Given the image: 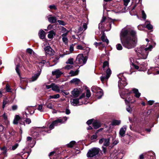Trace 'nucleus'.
<instances>
[{
    "label": "nucleus",
    "mask_w": 159,
    "mask_h": 159,
    "mask_svg": "<svg viewBox=\"0 0 159 159\" xmlns=\"http://www.w3.org/2000/svg\"><path fill=\"white\" fill-rule=\"evenodd\" d=\"M120 38L123 46L128 49L134 48L136 46L138 42L137 32L131 26L127 25L121 30Z\"/></svg>",
    "instance_id": "nucleus-1"
},
{
    "label": "nucleus",
    "mask_w": 159,
    "mask_h": 159,
    "mask_svg": "<svg viewBox=\"0 0 159 159\" xmlns=\"http://www.w3.org/2000/svg\"><path fill=\"white\" fill-rule=\"evenodd\" d=\"M152 46L150 43L146 45H142L135 49V51L139 59H146L149 52L152 51Z\"/></svg>",
    "instance_id": "nucleus-2"
},
{
    "label": "nucleus",
    "mask_w": 159,
    "mask_h": 159,
    "mask_svg": "<svg viewBox=\"0 0 159 159\" xmlns=\"http://www.w3.org/2000/svg\"><path fill=\"white\" fill-rule=\"evenodd\" d=\"M131 92L128 89H126L124 92H122L120 94L121 98L125 99V102L126 104L130 102L133 103L136 101L134 98L133 96H131L130 95Z\"/></svg>",
    "instance_id": "nucleus-3"
},
{
    "label": "nucleus",
    "mask_w": 159,
    "mask_h": 159,
    "mask_svg": "<svg viewBox=\"0 0 159 159\" xmlns=\"http://www.w3.org/2000/svg\"><path fill=\"white\" fill-rule=\"evenodd\" d=\"M103 68L104 70H106V75L101 76L100 77L101 80L103 83L105 82H107L110 77L111 74V71L110 69L109 68V64L108 62L107 61H105L103 64Z\"/></svg>",
    "instance_id": "nucleus-4"
},
{
    "label": "nucleus",
    "mask_w": 159,
    "mask_h": 159,
    "mask_svg": "<svg viewBox=\"0 0 159 159\" xmlns=\"http://www.w3.org/2000/svg\"><path fill=\"white\" fill-rule=\"evenodd\" d=\"M68 118L66 117H63L61 119H57L54 121L50 125L49 128L52 129L54 128V126H56L60 124H63L67 120Z\"/></svg>",
    "instance_id": "nucleus-5"
},
{
    "label": "nucleus",
    "mask_w": 159,
    "mask_h": 159,
    "mask_svg": "<svg viewBox=\"0 0 159 159\" xmlns=\"http://www.w3.org/2000/svg\"><path fill=\"white\" fill-rule=\"evenodd\" d=\"M88 58L86 56H84L82 54H80L78 55L76 59V63L80 66H82L85 64L87 61Z\"/></svg>",
    "instance_id": "nucleus-6"
},
{
    "label": "nucleus",
    "mask_w": 159,
    "mask_h": 159,
    "mask_svg": "<svg viewBox=\"0 0 159 159\" xmlns=\"http://www.w3.org/2000/svg\"><path fill=\"white\" fill-rule=\"evenodd\" d=\"M0 122L3 124H5L7 125L9 124V122L7 119V116L6 115L5 113H4L2 116H0ZM3 129V126L0 124V132H2Z\"/></svg>",
    "instance_id": "nucleus-7"
},
{
    "label": "nucleus",
    "mask_w": 159,
    "mask_h": 159,
    "mask_svg": "<svg viewBox=\"0 0 159 159\" xmlns=\"http://www.w3.org/2000/svg\"><path fill=\"white\" fill-rule=\"evenodd\" d=\"M118 77L120 80L118 81V87L119 89H122L127 84L125 79L124 76H122V74H119Z\"/></svg>",
    "instance_id": "nucleus-8"
},
{
    "label": "nucleus",
    "mask_w": 159,
    "mask_h": 159,
    "mask_svg": "<svg viewBox=\"0 0 159 159\" xmlns=\"http://www.w3.org/2000/svg\"><path fill=\"white\" fill-rule=\"evenodd\" d=\"M92 91L96 93V96L98 99L100 98L103 95L102 90L97 86H93L92 87Z\"/></svg>",
    "instance_id": "nucleus-9"
},
{
    "label": "nucleus",
    "mask_w": 159,
    "mask_h": 159,
    "mask_svg": "<svg viewBox=\"0 0 159 159\" xmlns=\"http://www.w3.org/2000/svg\"><path fill=\"white\" fill-rule=\"evenodd\" d=\"M99 148H94L90 149L88 152L87 156L88 157H93L97 155L99 152Z\"/></svg>",
    "instance_id": "nucleus-10"
},
{
    "label": "nucleus",
    "mask_w": 159,
    "mask_h": 159,
    "mask_svg": "<svg viewBox=\"0 0 159 159\" xmlns=\"http://www.w3.org/2000/svg\"><path fill=\"white\" fill-rule=\"evenodd\" d=\"M70 102L72 105L74 106L81 105L83 104H86L88 103L86 100L81 101L79 98L71 99L70 100Z\"/></svg>",
    "instance_id": "nucleus-11"
},
{
    "label": "nucleus",
    "mask_w": 159,
    "mask_h": 159,
    "mask_svg": "<svg viewBox=\"0 0 159 159\" xmlns=\"http://www.w3.org/2000/svg\"><path fill=\"white\" fill-rule=\"evenodd\" d=\"M44 46H45L44 49L46 55H51L54 54V51L49 46H47V43L45 44Z\"/></svg>",
    "instance_id": "nucleus-12"
},
{
    "label": "nucleus",
    "mask_w": 159,
    "mask_h": 159,
    "mask_svg": "<svg viewBox=\"0 0 159 159\" xmlns=\"http://www.w3.org/2000/svg\"><path fill=\"white\" fill-rule=\"evenodd\" d=\"M52 90L55 91L57 93L62 92L63 86L58 84H56L54 83H52Z\"/></svg>",
    "instance_id": "nucleus-13"
},
{
    "label": "nucleus",
    "mask_w": 159,
    "mask_h": 159,
    "mask_svg": "<svg viewBox=\"0 0 159 159\" xmlns=\"http://www.w3.org/2000/svg\"><path fill=\"white\" fill-rule=\"evenodd\" d=\"M110 140L109 138H102L99 140V143L100 144L103 143V146L107 147L110 145Z\"/></svg>",
    "instance_id": "nucleus-14"
},
{
    "label": "nucleus",
    "mask_w": 159,
    "mask_h": 159,
    "mask_svg": "<svg viewBox=\"0 0 159 159\" xmlns=\"http://www.w3.org/2000/svg\"><path fill=\"white\" fill-rule=\"evenodd\" d=\"M126 129L127 126L126 125L124 126L120 129L119 133L120 137L122 138L124 136Z\"/></svg>",
    "instance_id": "nucleus-15"
},
{
    "label": "nucleus",
    "mask_w": 159,
    "mask_h": 159,
    "mask_svg": "<svg viewBox=\"0 0 159 159\" xmlns=\"http://www.w3.org/2000/svg\"><path fill=\"white\" fill-rule=\"evenodd\" d=\"M49 156L50 159H61L58 155H57L54 152H51Z\"/></svg>",
    "instance_id": "nucleus-16"
},
{
    "label": "nucleus",
    "mask_w": 159,
    "mask_h": 159,
    "mask_svg": "<svg viewBox=\"0 0 159 159\" xmlns=\"http://www.w3.org/2000/svg\"><path fill=\"white\" fill-rule=\"evenodd\" d=\"M75 45H73V44H71L70 45V52L69 51H66V52L64 51V53L62 54H60V57H63L65 55L67 54H69L71 52L74 50V46Z\"/></svg>",
    "instance_id": "nucleus-17"
},
{
    "label": "nucleus",
    "mask_w": 159,
    "mask_h": 159,
    "mask_svg": "<svg viewBox=\"0 0 159 159\" xmlns=\"http://www.w3.org/2000/svg\"><path fill=\"white\" fill-rule=\"evenodd\" d=\"M81 26H80L78 29L79 32H81L85 30L87 28V24L83 22H81Z\"/></svg>",
    "instance_id": "nucleus-18"
},
{
    "label": "nucleus",
    "mask_w": 159,
    "mask_h": 159,
    "mask_svg": "<svg viewBox=\"0 0 159 159\" xmlns=\"http://www.w3.org/2000/svg\"><path fill=\"white\" fill-rule=\"evenodd\" d=\"M48 21L51 23H54L56 22L57 18L56 17L53 16L52 15H49L48 17Z\"/></svg>",
    "instance_id": "nucleus-19"
},
{
    "label": "nucleus",
    "mask_w": 159,
    "mask_h": 159,
    "mask_svg": "<svg viewBox=\"0 0 159 159\" xmlns=\"http://www.w3.org/2000/svg\"><path fill=\"white\" fill-rule=\"evenodd\" d=\"M19 67H20V65H17L16 66V71L18 75H19L20 77V81H21V84H23V83H22V81H26V78H22L20 77V73L19 72Z\"/></svg>",
    "instance_id": "nucleus-20"
},
{
    "label": "nucleus",
    "mask_w": 159,
    "mask_h": 159,
    "mask_svg": "<svg viewBox=\"0 0 159 159\" xmlns=\"http://www.w3.org/2000/svg\"><path fill=\"white\" fill-rule=\"evenodd\" d=\"M52 74L53 75H55L56 78H58L62 74V73L59 70L57 69L54 71H52Z\"/></svg>",
    "instance_id": "nucleus-21"
},
{
    "label": "nucleus",
    "mask_w": 159,
    "mask_h": 159,
    "mask_svg": "<svg viewBox=\"0 0 159 159\" xmlns=\"http://www.w3.org/2000/svg\"><path fill=\"white\" fill-rule=\"evenodd\" d=\"M67 33H65L61 35L62 41L65 44H66L68 43V39L67 37Z\"/></svg>",
    "instance_id": "nucleus-22"
},
{
    "label": "nucleus",
    "mask_w": 159,
    "mask_h": 159,
    "mask_svg": "<svg viewBox=\"0 0 159 159\" xmlns=\"http://www.w3.org/2000/svg\"><path fill=\"white\" fill-rule=\"evenodd\" d=\"M32 107H27L25 110V112L26 114V117H27V113L28 112L30 114H33L34 113V111H31V109H32Z\"/></svg>",
    "instance_id": "nucleus-23"
},
{
    "label": "nucleus",
    "mask_w": 159,
    "mask_h": 159,
    "mask_svg": "<svg viewBox=\"0 0 159 159\" xmlns=\"http://www.w3.org/2000/svg\"><path fill=\"white\" fill-rule=\"evenodd\" d=\"M133 93L134 94L135 96L137 98H139L141 95V93L139 92L138 89L134 88L132 89Z\"/></svg>",
    "instance_id": "nucleus-24"
},
{
    "label": "nucleus",
    "mask_w": 159,
    "mask_h": 159,
    "mask_svg": "<svg viewBox=\"0 0 159 159\" xmlns=\"http://www.w3.org/2000/svg\"><path fill=\"white\" fill-rule=\"evenodd\" d=\"M101 40L103 42H106L107 45L109 43V41L107 39L105 34L103 33L101 37Z\"/></svg>",
    "instance_id": "nucleus-25"
},
{
    "label": "nucleus",
    "mask_w": 159,
    "mask_h": 159,
    "mask_svg": "<svg viewBox=\"0 0 159 159\" xmlns=\"http://www.w3.org/2000/svg\"><path fill=\"white\" fill-rule=\"evenodd\" d=\"M93 126L95 129H97L101 126L100 123L97 121H95L93 123Z\"/></svg>",
    "instance_id": "nucleus-26"
},
{
    "label": "nucleus",
    "mask_w": 159,
    "mask_h": 159,
    "mask_svg": "<svg viewBox=\"0 0 159 159\" xmlns=\"http://www.w3.org/2000/svg\"><path fill=\"white\" fill-rule=\"evenodd\" d=\"M72 94L74 97H77L78 96L79 92L77 89H74L72 92Z\"/></svg>",
    "instance_id": "nucleus-27"
},
{
    "label": "nucleus",
    "mask_w": 159,
    "mask_h": 159,
    "mask_svg": "<svg viewBox=\"0 0 159 159\" xmlns=\"http://www.w3.org/2000/svg\"><path fill=\"white\" fill-rule=\"evenodd\" d=\"M138 65V66H136L133 63H132V66H133V67H134L135 69L137 70H138L139 69V67L142 69H143L145 67L144 65V63H143V65L139 64Z\"/></svg>",
    "instance_id": "nucleus-28"
},
{
    "label": "nucleus",
    "mask_w": 159,
    "mask_h": 159,
    "mask_svg": "<svg viewBox=\"0 0 159 159\" xmlns=\"http://www.w3.org/2000/svg\"><path fill=\"white\" fill-rule=\"evenodd\" d=\"M45 33L44 31L42 30H40L39 32V37L41 39H43L44 38L45 36Z\"/></svg>",
    "instance_id": "nucleus-29"
},
{
    "label": "nucleus",
    "mask_w": 159,
    "mask_h": 159,
    "mask_svg": "<svg viewBox=\"0 0 159 159\" xmlns=\"http://www.w3.org/2000/svg\"><path fill=\"white\" fill-rule=\"evenodd\" d=\"M20 117L18 115H16L14 118L13 123L14 124H17L18 123V121L20 120Z\"/></svg>",
    "instance_id": "nucleus-30"
},
{
    "label": "nucleus",
    "mask_w": 159,
    "mask_h": 159,
    "mask_svg": "<svg viewBox=\"0 0 159 159\" xmlns=\"http://www.w3.org/2000/svg\"><path fill=\"white\" fill-rule=\"evenodd\" d=\"M70 82L71 83H73L75 84H78L80 83V81L79 79L74 78L72 79L71 80Z\"/></svg>",
    "instance_id": "nucleus-31"
},
{
    "label": "nucleus",
    "mask_w": 159,
    "mask_h": 159,
    "mask_svg": "<svg viewBox=\"0 0 159 159\" xmlns=\"http://www.w3.org/2000/svg\"><path fill=\"white\" fill-rule=\"evenodd\" d=\"M40 74V73L39 72L38 73L34 75L31 78V81H34L36 80L39 77Z\"/></svg>",
    "instance_id": "nucleus-32"
},
{
    "label": "nucleus",
    "mask_w": 159,
    "mask_h": 159,
    "mask_svg": "<svg viewBox=\"0 0 159 159\" xmlns=\"http://www.w3.org/2000/svg\"><path fill=\"white\" fill-rule=\"evenodd\" d=\"M46 62V61L45 60H43L42 61L38 63L37 65L38 66L40 69V71L39 72L40 73L41 71V69L42 68L44 64Z\"/></svg>",
    "instance_id": "nucleus-33"
},
{
    "label": "nucleus",
    "mask_w": 159,
    "mask_h": 159,
    "mask_svg": "<svg viewBox=\"0 0 159 159\" xmlns=\"http://www.w3.org/2000/svg\"><path fill=\"white\" fill-rule=\"evenodd\" d=\"M120 123L121 121L120 120H114L112 121L111 124L113 125H118Z\"/></svg>",
    "instance_id": "nucleus-34"
},
{
    "label": "nucleus",
    "mask_w": 159,
    "mask_h": 159,
    "mask_svg": "<svg viewBox=\"0 0 159 159\" xmlns=\"http://www.w3.org/2000/svg\"><path fill=\"white\" fill-rule=\"evenodd\" d=\"M55 35V33L53 31H51L49 32L48 34V37L49 39H52L53 38V36Z\"/></svg>",
    "instance_id": "nucleus-35"
},
{
    "label": "nucleus",
    "mask_w": 159,
    "mask_h": 159,
    "mask_svg": "<svg viewBox=\"0 0 159 159\" xmlns=\"http://www.w3.org/2000/svg\"><path fill=\"white\" fill-rule=\"evenodd\" d=\"M146 27L148 30H152L153 28V26L151 25L150 22L148 21H147L146 22Z\"/></svg>",
    "instance_id": "nucleus-36"
},
{
    "label": "nucleus",
    "mask_w": 159,
    "mask_h": 159,
    "mask_svg": "<svg viewBox=\"0 0 159 159\" xmlns=\"http://www.w3.org/2000/svg\"><path fill=\"white\" fill-rule=\"evenodd\" d=\"M45 106H46L48 108L50 109H52L54 106L53 105L51 102L46 103L45 104Z\"/></svg>",
    "instance_id": "nucleus-37"
},
{
    "label": "nucleus",
    "mask_w": 159,
    "mask_h": 159,
    "mask_svg": "<svg viewBox=\"0 0 159 159\" xmlns=\"http://www.w3.org/2000/svg\"><path fill=\"white\" fill-rule=\"evenodd\" d=\"M106 19V17L104 16H103L102 18V20H101V22L99 24V28H102V27H103L104 26L102 25H103V23L104 22V21Z\"/></svg>",
    "instance_id": "nucleus-38"
},
{
    "label": "nucleus",
    "mask_w": 159,
    "mask_h": 159,
    "mask_svg": "<svg viewBox=\"0 0 159 159\" xmlns=\"http://www.w3.org/2000/svg\"><path fill=\"white\" fill-rule=\"evenodd\" d=\"M79 71L78 70L75 71L71 70L70 72V74L71 76H74L77 75L78 74Z\"/></svg>",
    "instance_id": "nucleus-39"
},
{
    "label": "nucleus",
    "mask_w": 159,
    "mask_h": 159,
    "mask_svg": "<svg viewBox=\"0 0 159 159\" xmlns=\"http://www.w3.org/2000/svg\"><path fill=\"white\" fill-rule=\"evenodd\" d=\"M1 150L2 151V153L4 155H5L7 152V149L5 147H3L0 148Z\"/></svg>",
    "instance_id": "nucleus-40"
},
{
    "label": "nucleus",
    "mask_w": 159,
    "mask_h": 159,
    "mask_svg": "<svg viewBox=\"0 0 159 159\" xmlns=\"http://www.w3.org/2000/svg\"><path fill=\"white\" fill-rule=\"evenodd\" d=\"M60 97V95L59 94H57L54 95H50L49 96V99L54 98L56 99L59 98Z\"/></svg>",
    "instance_id": "nucleus-41"
},
{
    "label": "nucleus",
    "mask_w": 159,
    "mask_h": 159,
    "mask_svg": "<svg viewBox=\"0 0 159 159\" xmlns=\"http://www.w3.org/2000/svg\"><path fill=\"white\" fill-rule=\"evenodd\" d=\"M18 144L17 143H16L14 145L12 146L11 147H10V149L12 150H15L18 146Z\"/></svg>",
    "instance_id": "nucleus-42"
},
{
    "label": "nucleus",
    "mask_w": 159,
    "mask_h": 159,
    "mask_svg": "<svg viewBox=\"0 0 159 159\" xmlns=\"http://www.w3.org/2000/svg\"><path fill=\"white\" fill-rule=\"evenodd\" d=\"M66 64H69L71 65L73 64V59L71 58H69L66 62Z\"/></svg>",
    "instance_id": "nucleus-43"
},
{
    "label": "nucleus",
    "mask_w": 159,
    "mask_h": 159,
    "mask_svg": "<svg viewBox=\"0 0 159 159\" xmlns=\"http://www.w3.org/2000/svg\"><path fill=\"white\" fill-rule=\"evenodd\" d=\"M126 110L127 111L130 113H131L133 111L132 108L130 106H128L126 107Z\"/></svg>",
    "instance_id": "nucleus-44"
},
{
    "label": "nucleus",
    "mask_w": 159,
    "mask_h": 159,
    "mask_svg": "<svg viewBox=\"0 0 159 159\" xmlns=\"http://www.w3.org/2000/svg\"><path fill=\"white\" fill-rule=\"evenodd\" d=\"M75 143V141H72L70 142L69 143L67 144V146L69 148L72 147Z\"/></svg>",
    "instance_id": "nucleus-45"
},
{
    "label": "nucleus",
    "mask_w": 159,
    "mask_h": 159,
    "mask_svg": "<svg viewBox=\"0 0 159 159\" xmlns=\"http://www.w3.org/2000/svg\"><path fill=\"white\" fill-rule=\"evenodd\" d=\"M86 97L87 99L89 98L91 95V93H90L89 90L87 89L86 92Z\"/></svg>",
    "instance_id": "nucleus-46"
},
{
    "label": "nucleus",
    "mask_w": 159,
    "mask_h": 159,
    "mask_svg": "<svg viewBox=\"0 0 159 159\" xmlns=\"http://www.w3.org/2000/svg\"><path fill=\"white\" fill-rule=\"evenodd\" d=\"M116 48L117 50H120L122 49L123 47L121 45L120 43L117 44L116 46Z\"/></svg>",
    "instance_id": "nucleus-47"
},
{
    "label": "nucleus",
    "mask_w": 159,
    "mask_h": 159,
    "mask_svg": "<svg viewBox=\"0 0 159 159\" xmlns=\"http://www.w3.org/2000/svg\"><path fill=\"white\" fill-rule=\"evenodd\" d=\"M142 0H136V2H135V3H136V4L133 7L132 9V10H133L134 9L135 7H136V5H137V4H138V3H140V4H141V3H142Z\"/></svg>",
    "instance_id": "nucleus-48"
},
{
    "label": "nucleus",
    "mask_w": 159,
    "mask_h": 159,
    "mask_svg": "<svg viewBox=\"0 0 159 159\" xmlns=\"http://www.w3.org/2000/svg\"><path fill=\"white\" fill-rule=\"evenodd\" d=\"M102 154H105L107 152V148L105 147L104 146H102Z\"/></svg>",
    "instance_id": "nucleus-49"
},
{
    "label": "nucleus",
    "mask_w": 159,
    "mask_h": 159,
    "mask_svg": "<svg viewBox=\"0 0 159 159\" xmlns=\"http://www.w3.org/2000/svg\"><path fill=\"white\" fill-rule=\"evenodd\" d=\"M8 102L7 101V99H5L3 100L2 103V107L4 108L5 107L6 105L8 103Z\"/></svg>",
    "instance_id": "nucleus-50"
},
{
    "label": "nucleus",
    "mask_w": 159,
    "mask_h": 159,
    "mask_svg": "<svg viewBox=\"0 0 159 159\" xmlns=\"http://www.w3.org/2000/svg\"><path fill=\"white\" fill-rule=\"evenodd\" d=\"M37 109L39 111L41 112L43 111V105L41 104L39 105Z\"/></svg>",
    "instance_id": "nucleus-51"
},
{
    "label": "nucleus",
    "mask_w": 159,
    "mask_h": 159,
    "mask_svg": "<svg viewBox=\"0 0 159 159\" xmlns=\"http://www.w3.org/2000/svg\"><path fill=\"white\" fill-rule=\"evenodd\" d=\"M57 22L59 24L62 25L64 26L66 25V23L63 20H57Z\"/></svg>",
    "instance_id": "nucleus-52"
},
{
    "label": "nucleus",
    "mask_w": 159,
    "mask_h": 159,
    "mask_svg": "<svg viewBox=\"0 0 159 159\" xmlns=\"http://www.w3.org/2000/svg\"><path fill=\"white\" fill-rule=\"evenodd\" d=\"M6 89L7 92H11V89L10 88V86L8 84L6 85Z\"/></svg>",
    "instance_id": "nucleus-53"
},
{
    "label": "nucleus",
    "mask_w": 159,
    "mask_h": 159,
    "mask_svg": "<svg viewBox=\"0 0 159 159\" xmlns=\"http://www.w3.org/2000/svg\"><path fill=\"white\" fill-rule=\"evenodd\" d=\"M97 138V135L95 134L93 135L91 137V139L93 141H95Z\"/></svg>",
    "instance_id": "nucleus-54"
},
{
    "label": "nucleus",
    "mask_w": 159,
    "mask_h": 159,
    "mask_svg": "<svg viewBox=\"0 0 159 159\" xmlns=\"http://www.w3.org/2000/svg\"><path fill=\"white\" fill-rule=\"evenodd\" d=\"M40 130L42 132L45 131V132H47L48 133H49V131H48V128H45L44 127H43V128H40Z\"/></svg>",
    "instance_id": "nucleus-55"
},
{
    "label": "nucleus",
    "mask_w": 159,
    "mask_h": 159,
    "mask_svg": "<svg viewBox=\"0 0 159 159\" xmlns=\"http://www.w3.org/2000/svg\"><path fill=\"white\" fill-rule=\"evenodd\" d=\"M124 2V5L125 6H127L129 3L130 2V0H123Z\"/></svg>",
    "instance_id": "nucleus-56"
},
{
    "label": "nucleus",
    "mask_w": 159,
    "mask_h": 159,
    "mask_svg": "<svg viewBox=\"0 0 159 159\" xmlns=\"http://www.w3.org/2000/svg\"><path fill=\"white\" fill-rule=\"evenodd\" d=\"M142 14L143 18V19L145 20L146 17V15L144 11L143 10L142 11Z\"/></svg>",
    "instance_id": "nucleus-57"
},
{
    "label": "nucleus",
    "mask_w": 159,
    "mask_h": 159,
    "mask_svg": "<svg viewBox=\"0 0 159 159\" xmlns=\"http://www.w3.org/2000/svg\"><path fill=\"white\" fill-rule=\"evenodd\" d=\"M27 52L31 54H32L33 52V51L30 48H28L27 49Z\"/></svg>",
    "instance_id": "nucleus-58"
},
{
    "label": "nucleus",
    "mask_w": 159,
    "mask_h": 159,
    "mask_svg": "<svg viewBox=\"0 0 159 159\" xmlns=\"http://www.w3.org/2000/svg\"><path fill=\"white\" fill-rule=\"evenodd\" d=\"M93 119L89 120L86 123L88 125H89L91 124L93 122Z\"/></svg>",
    "instance_id": "nucleus-59"
},
{
    "label": "nucleus",
    "mask_w": 159,
    "mask_h": 159,
    "mask_svg": "<svg viewBox=\"0 0 159 159\" xmlns=\"http://www.w3.org/2000/svg\"><path fill=\"white\" fill-rule=\"evenodd\" d=\"M72 66L70 65H67L65 67V69L69 70L72 68Z\"/></svg>",
    "instance_id": "nucleus-60"
},
{
    "label": "nucleus",
    "mask_w": 159,
    "mask_h": 159,
    "mask_svg": "<svg viewBox=\"0 0 159 159\" xmlns=\"http://www.w3.org/2000/svg\"><path fill=\"white\" fill-rule=\"evenodd\" d=\"M49 7L50 9H53L54 10H56L57 9V8L56 6L54 5H50L49 6Z\"/></svg>",
    "instance_id": "nucleus-61"
},
{
    "label": "nucleus",
    "mask_w": 159,
    "mask_h": 159,
    "mask_svg": "<svg viewBox=\"0 0 159 159\" xmlns=\"http://www.w3.org/2000/svg\"><path fill=\"white\" fill-rule=\"evenodd\" d=\"M119 141L118 140L116 139V140H115L113 142V143L112 144L113 145V146L117 144H118V143H119Z\"/></svg>",
    "instance_id": "nucleus-62"
},
{
    "label": "nucleus",
    "mask_w": 159,
    "mask_h": 159,
    "mask_svg": "<svg viewBox=\"0 0 159 159\" xmlns=\"http://www.w3.org/2000/svg\"><path fill=\"white\" fill-rule=\"evenodd\" d=\"M62 30L64 32L67 33V34H68V33L69 32V31L67 30L64 27H62Z\"/></svg>",
    "instance_id": "nucleus-63"
},
{
    "label": "nucleus",
    "mask_w": 159,
    "mask_h": 159,
    "mask_svg": "<svg viewBox=\"0 0 159 159\" xmlns=\"http://www.w3.org/2000/svg\"><path fill=\"white\" fill-rule=\"evenodd\" d=\"M85 96V93H83L80 97L79 98L81 100V101H82V100L83 99V98H84Z\"/></svg>",
    "instance_id": "nucleus-64"
}]
</instances>
